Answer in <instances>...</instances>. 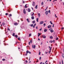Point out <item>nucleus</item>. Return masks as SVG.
<instances>
[{
	"instance_id": "nucleus-1",
	"label": "nucleus",
	"mask_w": 64,
	"mask_h": 64,
	"mask_svg": "<svg viewBox=\"0 0 64 64\" xmlns=\"http://www.w3.org/2000/svg\"><path fill=\"white\" fill-rule=\"evenodd\" d=\"M44 23V21H42L40 22V24H42Z\"/></svg>"
},
{
	"instance_id": "nucleus-2",
	"label": "nucleus",
	"mask_w": 64,
	"mask_h": 64,
	"mask_svg": "<svg viewBox=\"0 0 64 64\" xmlns=\"http://www.w3.org/2000/svg\"><path fill=\"white\" fill-rule=\"evenodd\" d=\"M32 46L33 48H34V49H35V47H36V45H32Z\"/></svg>"
},
{
	"instance_id": "nucleus-3",
	"label": "nucleus",
	"mask_w": 64,
	"mask_h": 64,
	"mask_svg": "<svg viewBox=\"0 0 64 64\" xmlns=\"http://www.w3.org/2000/svg\"><path fill=\"white\" fill-rule=\"evenodd\" d=\"M24 14H25L26 13V11H25V8L24 9Z\"/></svg>"
},
{
	"instance_id": "nucleus-4",
	"label": "nucleus",
	"mask_w": 64,
	"mask_h": 64,
	"mask_svg": "<svg viewBox=\"0 0 64 64\" xmlns=\"http://www.w3.org/2000/svg\"><path fill=\"white\" fill-rule=\"evenodd\" d=\"M45 14H46V15H47L48 14V11H46L45 12Z\"/></svg>"
},
{
	"instance_id": "nucleus-5",
	"label": "nucleus",
	"mask_w": 64,
	"mask_h": 64,
	"mask_svg": "<svg viewBox=\"0 0 64 64\" xmlns=\"http://www.w3.org/2000/svg\"><path fill=\"white\" fill-rule=\"evenodd\" d=\"M42 37H43V38H46V36H45V35H43L42 36Z\"/></svg>"
},
{
	"instance_id": "nucleus-6",
	"label": "nucleus",
	"mask_w": 64,
	"mask_h": 64,
	"mask_svg": "<svg viewBox=\"0 0 64 64\" xmlns=\"http://www.w3.org/2000/svg\"><path fill=\"white\" fill-rule=\"evenodd\" d=\"M38 17H39V18L41 16V15H40V13H39L38 14Z\"/></svg>"
},
{
	"instance_id": "nucleus-7",
	"label": "nucleus",
	"mask_w": 64,
	"mask_h": 64,
	"mask_svg": "<svg viewBox=\"0 0 64 64\" xmlns=\"http://www.w3.org/2000/svg\"><path fill=\"white\" fill-rule=\"evenodd\" d=\"M51 27V25H49L48 26V28H50Z\"/></svg>"
},
{
	"instance_id": "nucleus-8",
	"label": "nucleus",
	"mask_w": 64,
	"mask_h": 64,
	"mask_svg": "<svg viewBox=\"0 0 64 64\" xmlns=\"http://www.w3.org/2000/svg\"><path fill=\"white\" fill-rule=\"evenodd\" d=\"M14 25H17L18 24L17 23H14Z\"/></svg>"
},
{
	"instance_id": "nucleus-9",
	"label": "nucleus",
	"mask_w": 64,
	"mask_h": 64,
	"mask_svg": "<svg viewBox=\"0 0 64 64\" xmlns=\"http://www.w3.org/2000/svg\"><path fill=\"white\" fill-rule=\"evenodd\" d=\"M32 19V20H34V16H32L31 17Z\"/></svg>"
},
{
	"instance_id": "nucleus-10",
	"label": "nucleus",
	"mask_w": 64,
	"mask_h": 64,
	"mask_svg": "<svg viewBox=\"0 0 64 64\" xmlns=\"http://www.w3.org/2000/svg\"><path fill=\"white\" fill-rule=\"evenodd\" d=\"M31 11V10L30 8H28V12H29Z\"/></svg>"
},
{
	"instance_id": "nucleus-11",
	"label": "nucleus",
	"mask_w": 64,
	"mask_h": 64,
	"mask_svg": "<svg viewBox=\"0 0 64 64\" xmlns=\"http://www.w3.org/2000/svg\"><path fill=\"white\" fill-rule=\"evenodd\" d=\"M39 20V18H37L36 19V20L37 22H38V20Z\"/></svg>"
},
{
	"instance_id": "nucleus-12",
	"label": "nucleus",
	"mask_w": 64,
	"mask_h": 64,
	"mask_svg": "<svg viewBox=\"0 0 64 64\" xmlns=\"http://www.w3.org/2000/svg\"><path fill=\"white\" fill-rule=\"evenodd\" d=\"M28 63V61L27 60H26V61L24 62V63H25V64H26V63Z\"/></svg>"
},
{
	"instance_id": "nucleus-13",
	"label": "nucleus",
	"mask_w": 64,
	"mask_h": 64,
	"mask_svg": "<svg viewBox=\"0 0 64 64\" xmlns=\"http://www.w3.org/2000/svg\"><path fill=\"white\" fill-rule=\"evenodd\" d=\"M50 31L52 32H52H54V30H53L52 29L51 30H50Z\"/></svg>"
},
{
	"instance_id": "nucleus-14",
	"label": "nucleus",
	"mask_w": 64,
	"mask_h": 64,
	"mask_svg": "<svg viewBox=\"0 0 64 64\" xmlns=\"http://www.w3.org/2000/svg\"><path fill=\"white\" fill-rule=\"evenodd\" d=\"M36 25V24H34V26H33V28H35V26Z\"/></svg>"
},
{
	"instance_id": "nucleus-15",
	"label": "nucleus",
	"mask_w": 64,
	"mask_h": 64,
	"mask_svg": "<svg viewBox=\"0 0 64 64\" xmlns=\"http://www.w3.org/2000/svg\"><path fill=\"white\" fill-rule=\"evenodd\" d=\"M27 4H26L25 6H24L25 8H27V7H28L27 6Z\"/></svg>"
},
{
	"instance_id": "nucleus-16",
	"label": "nucleus",
	"mask_w": 64,
	"mask_h": 64,
	"mask_svg": "<svg viewBox=\"0 0 64 64\" xmlns=\"http://www.w3.org/2000/svg\"><path fill=\"white\" fill-rule=\"evenodd\" d=\"M32 14L31 15V16H34V12H32Z\"/></svg>"
},
{
	"instance_id": "nucleus-17",
	"label": "nucleus",
	"mask_w": 64,
	"mask_h": 64,
	"mask_svg": "<svg viewBox=\"0 0 64 64\" xmlns=\"http://www.w3.org/2000/svg\"><path fill=\"white\" fill-rule=\"evenodd\" d=\"M62 57L63 58H64V54H62Z\"/></svg>"
},
{
	"instance_id": "nucleus-18",
	"label": "nucleus",
	"mask_w": 64,
	"mask_h": 64,
	"mask_svg": "<svg viewBox=\"0 0 64 64\" xmlns=\"http://www.w3.org/2000/svg\"><path fill=\"white\" fill-rule=\"evenodd\" d=\"M32 5L34 6H35V2H33Z\"/></svg>"
},
{
	"instance_id": "nucleus-19",
	"label": "nucleus",
	"mask_w": 64,
	"mask_h": 64,
	"mask_svg": "<svg viewBox=\"0 0 64 64\" xmlns=\"http://www.w3.org/2000/svg\"><path fill=\"white\" fill-rule=\"evenodd\" d=\"M14 36L15 37H16V38H18V36H17V35H15Z\"/></svg>"
},
{
	"instance_id": "nucleus-20",
	"label": "nucleus",
	"mask_w": 64,
	"mask_h": 64,
	"mask_svg": "<svg viewBox=\"0 0 64 64\" xmlns=\"http://www.w3.org/2000/svg\"><path fill=\"white\" fill-rule=\"evenodd\" d=\"M48 62V60H46V62H45V63H46V64H48V63H46V62Z\"/></svg>"
},
{
	"instance_id": "nucleus-21",
	"label": "nucleus",
	"mask_w": 64,
	"mask_h": 64,
	"mask_svg": "<svg viewBox=\"0 0 64 64\" xmlns=\"http://www.w3.org/2000/svg\"><path fill=\"white\" fill-rule=\"evenodd\" d=\"M26 20H27L28 22H30V21H29V19H27Z\"/></svg>"
},
{
	"instance_id": "nucleus-22",
	"label": "nucleus",
	"mask_w": 64,
	"mask_h": 64,
	"mask_svg": "<svg viewBox=\"0 0 64 64\" xmlns=\"http://www.w3.org/2000/svg\"><path fill=\"white\" fill-rule=\"evenodd\" d=\"M44 32H46L47 31V30L46 29H45L44 30Z\"/></svg>"
},
{
	"instance_id": "nucleus-23",
	"label": "nucleus",
	"mask_w": 64,
	"mask_h": 64,
	"mask_svg": "<svg viewBox=\"0 0 64 64\" xmlns=\"http://www.w3.org/2000/svg\"><path fill=\"white\" fill-rule=\"evenodd\" d=\"M18 40H19V41H20L21 40L20 38L19 37L18 38Z\"/></svg>"
},
{
	"instance_id": "nucleus-24",
	"label": "nucleus",
	"mask_w": 64,
	"mask_h": 64,
	"mask_svg": "<svg viewBox=\"0 0 64 64\" xmlns=\"http://www.w3.org/2000/svg\"><path fill=\"white\" fill-rule=\"evenodd\" d=\"M38 6V5H37L36 6H35V8L36 9H37L38 7H37Z\"/></svg>"
},
{
	"instance_id": "nucleus-25",
	"label": "nucleus",
	"mask_w": 64,
	"mask_h": 64,
	"mask_svg": "<svg viewBox=\"0 0 64 64\" xmlns=\"http://www.w3.org/2000/svg\"><path fill=\"white\" fill-rule=\"evenodd\" d=\"M50 39H53V36H50Z\"/></svg>"
},
{
	"instance_id": "nucleus-26",
	"label": "nucleus",
	"mask_w": 64,
	"mask_h": 64,
	"mask_svg": "<svg viewBox=\"0 0 64 64\" xmlns=\"http://www.w3.org/2000/svg\"><path fill=\"white\" fill-rule=\"evenodd\" d=\"M8 12H10V8H9V9L8 10Z\"/></svg>"
},
{
	"instance_id": "nucleus-27",
	"label": "nucleus",
	"mask_w": 64,
	"mask_h": 64,
	"mask_svg": "<svg viewBox=\"0 0 64 64\" xmlns=\"http://www.w3.org/2000/svg\"><path fill=\"white\" fill-rule=\"evenodd\" d=\"M2 25H3V26H4V25H5V23L4 22H3L2 23Z\"/></svg>"
},
{
	"instance_id": "nucleus-28",
	"label": "nucleus",
	"mask_w": 64,
	"mask_h": 64,
	"mask_svg": "<svg viewBox=\"0 0 64 64\" xmlns=\"http://www.w3.org/2000/svg\"><path fill=\"white\" fill-rule=\"evenodd\" d=\"M9 17H11L12 16V14H10L9 15Z\"/></svg>"
},
{
	"instance_id": "nucleus-29",
	"label": "nucleus",
	"mask_w": 64,
	"mask_h": 64,
	"mask_svg": "<svg viewBox=\"0 0 64 64\" xmlns=\"http://www.w3.org/2000/svg\"><path fill=\"white\" fill-rule=\"evenodd\" d=\"M40 35H41L40 34V33H38V37H39V36H40Z\"/></svg>"
},
{
	"instance_id": "nucleus-30",
	"label": "nucleus",
	"mask_w": 64,
	"mask_h": 64,
	"mask_svg": "<svg viewBox=\"0 0 64 64\" xmlns=\"http://www.w3.org/2000/svg\"><path fill=\"white\" fill-rule=\"evenodd\" d=\"M32 23H33V24H34V23H35V21L34 20L32 21Z\"/></svg>"
},
{
	"instance_id": "nucleus-31",
	"label": "nucleus",
	"mask_w": 64,
	"mask_h": 64,
	"mask_svg": "<svg viewBox=\"0 0 64 64\" xmlns=\"http://www.w3.org/2000/svg\"><path fill=\"white\" fill-rule=\"evenodd\" d=\"M0 28L1 29H3V28L2 26H1Z\"/></svg>"
},
{
	"instance_id": "nucleus-32",
	"label": "nucleus",
	"mask_w": 64,
	"mask_h": 64,
	"mask_svg": "<svg viewBox=\"0 0 64 64\" xmlns=\"http://www.w3.org/2000/svg\"><path fill=\"white\" fill-rule=\"evenodd\" d=\"M31 36V34H29V37H30Z\"/></svg>"
},
{
	"instance_id": "nucleus-33",
	"label": "nucleus",
	"mask_w": 64,
	"mask_h": 64,
	"mask_svg": "<svg viewBox=\"0 0 64 64\" xmlns=\"http://www.w3.org/2000/svg\"><path fill=\"white\" fill-rule=\"evenodd\" d=\"M50 43H52L53 42V41H52V40H50Z\"/></svg>"
},
{
	"instance_id": "nucleus-34",
	"label": "nucleus",
	"mask_w": 64,
	"mask_h": 64,
	"mask_svg": "<svg viewBox=\"0 0 64 64\" xmlns=\"http://www.w3.org/2000/svg\"><path fill=\"white\" fill-rule=\"evenodd\" d=\"M14 35H15V33H13L12 34V36H14Z\"/></svg>"
},
{
	"instance_id": "nucleus-35",
	"label": "nucleus",
	"mask_w": 64,
	"mask_h": 64,
	"mask_svg": "<svg viewBox=\"0 0 64 64\" xmlns=\"http://www.w3.org/2000/svg\"><path fill=\"white\" fill-rule=\"evenodd\" d=\"M50 23L51 24H52V25L53 24V23L51 22V21H50Z\"/></svg>"
},
{
	"instance_id": "nucleus-36",
	"label": "nucleus",
	"mask_w": 64,
	"mask_h": 64,
	"mask_svg": "<svg viewBox=\"0 0 64 64\" xmlns=\"http://www.w3.org/2000/svg\"><path fill=\"white\" fill-rule=\"evenodd\" d=\"M52 47H51L50 48V50H51H51H52Z\"/></svg>"
},
{
	"instance_id": "nucleus-37",
	"label": "nucleus",
	"mask_w": 64,
	"mask_h": 64,
	"mask_svg": "<svg viewBox=\"0 0 64 64\" xmlns=\"http://www.w3.org/2000/svg\"><path fill=\"white\" fill-rule=\"evenodd\" d=\"M46 25V24H44V27H45V26Z\"/></svg>"
},
{
	"instance_id": "nucleus-38",
	"label": "nucleus",
	"mask_w": 64,
	"mask_h": 64,
	"mask_svg": "<svg viewBox=\"0 0 64 64\" xmlns=\"http://www.w3.org/2000/svg\"><path fill=\"white\" fill-rule=\"evenodd\" d=\"M22 3L23 4L25 3V2H24V1H22Z\"/></svg>"
},
{
	"instance_id": "nucleus-39",
	"label": "nucleus",
	"mask_w": 64,
	"mask_h": 64,
	"mask_svg": "<svg viewBox=\"0 0 64 64\" xmlns=\"http://www.w3.org/2000/svg\"><path fill=\"white\" fill-rule=\"evenodd\" d=\"M26 52V53H28L29 52V51L28 50H27Z\"/></svg>"
},
{
	"instance_id": "nucleus-40",
	"label": "nucleus",
	"mask_w": 64,
	"mask_h": 64,
	"mask_svg": "<svg viewBox=\"0 0 64 64\" xmlns=\"http://www.w3.org/2000/svg\"><path fill=\"white\" fill-rule=\"evenodd\" d=\"M41 4L42 5H43V2H42Z\"/></svg>"
},
{
	"instance_id": "nucleus-41",
	"label": "nucleus",
	"mask_w": 64,
	"mask_h": 64,
	"mask_svg": "<svg viewBox=\"0 0 64 64\" xmlns=\"http://www.w3.org/2000/svg\"><path fill=\"white\" fill-rule=\"evenodd\" d=\"M7 30H8L9 31V30H10V29H9V28H8Z\"/></svg>"
},
{
	"instance_id": "nucleus-42",
	"label": "nucleus",
	"mask_w": 64,
	"mask_h": 64,
	"mask_svg": "<svg viewBox=\"0 0 64 64\" xmlns=\"http://www.w3.org/2000/svg\"><path fill=\"white\" fill-rule=\"evenodd\" d=\"M30 26H32V27H33V24H32L31 25H30Z\"/></svg>"
},
{
	"instance_id": "nucleus-43",
	"label": "nucleus",
	"mask_w": 64,
	"mask_h": 64,
	"mask_svg": "<svg viewBox=\"0 0 64 64\" xmlns=\"http://www.w3.org/2000/svg\"><path fill=\"white\" fill-rule=\"evenodd\" d=\"M58 40V38H56V40Z\"/></svg>"
},
{
	"instance_id": "nucleus-44",
	"label": "nucleus",
	"mask_w": 64,
	"mask_h": 64,
	"mask_svg": "<svg viewBox=\"0 0 64 64\" xmlns=\"http://www.w3.org/2000/svg\"><path fill=\"white\" fill-rule=\"evenodd\" d=\"M43 44V42H41V44L40 45H42V44Z\"/></svg>"
},
{
	"instance_id": "nucleus-45",
	"label": "nucleus",
	"mask_w": 64,
	"mask_h": 64,
	"mask_svg": "<svg viewBox=\"0 0 64 64\" xmlns=\"http://www.w3.org/2000/svg\"><path fill=\"white\" fill-rule=\"evenodd\" d=\"M41 30H42V28H41L39 30L40 31H41Z\"/></svg>"
},
{
	"instance_id": "nucleus-46",
	"label": "nucleus",
	"mask_w": 64,
	"mask_h": 64,
	"mask_svg": "<svg viewBox=\"0 0 64 64\" xmlns=\"http://www.w3.org/2000/svg\"><path fill=\"white\" fill-rule=\"evenodd\" d=\"M48 12L50 13V10H48Z\"/></svg>"
},
{
	"instance_id": "nucleus-47",
	"label": "nucleus",
	"mask_w": 64,
	"mask_h": 64,
	"mask_svg": "<svg viewBox=\"0 0 64 64\" xmlns=\"http://www.w3.org/2000/svg\"><path fill=\"white\" fill-rule=\"evenodd\" d=\"M28 54V53H26V56H27V55Z\"/></svg>"
},
{
	"instance_id": "nucleus-48",
	"label": "nucleus",
	"mask_w": 64,
	"mask_h": 64,
	"mask_svg": "<svg viewBox=\"0 0 64 64\" xmlns=\"http://www.w3.org/2000/svg\"><path fill=\"white\" fill-rule=\"evenodd\" d=\"M2 61H5V59H4L2 60Z\"/></svg>"
},
{
	"instance_id": "nucleus-49",
	"label": "nucleus",
	"mask_w": 64,
	"mask_h": 64,
	"mask_svg": "<svg viewBox=\"0 0 64 64\" xmlns=\"http://www.w3.org/2000/svg\"><path fill=\"white\" fill-rule=\"evenodd\" d=\"M41 57H40V60H41Z\"/></svg>"
},
{
	"instance_id": "nucleus-50",
	"label": "nucleus",
	"mask_w": 64,
	"mask_h": 64,
	"mask_svg": "<svg viewBox=\"0 0 64 64\" xmlns=\"http://www.w3.org/2000/svg\"><path fill=\"white\" fill-rule=\"evenodd\" d=\"M28 44H29V45H30V42H29Z\"/></svg>"
},
{
	"instance_id": "nucleus-51",
	"label": "nucleus",
	"mask_w": 64,
	"mask_h": 64,
	"mask_svg": "<svg viewBox=\"0 0 64 64\" xmlns=\"http://www.w3.org/2000/svg\"><path fill=\"white\" fill-rule=\"evenodd\" d=\"M62 64H63V60H62Z\"/></svg>"
},
{
	"instance_id": "nucleus-52",
	"label": "nucleus",
	"mask_w": 64,
	"mask_h": 64,
	"mask_svg": "<svg viewBox=\"0 0 64 64\" xmlns=\"http://www.w3.org/2000/svg\"><path fill=\"white\" fill-rule=\"evenodd\" d=\"M5 14L6 15H8V13H6Z\"/></svg>"
},
{
	"instance_id": "nucleus-53",
	"label": "nucleus",
	"mask_w": 64,
	"mask_h": 64,
	"mask_svg": "<svg viewBox=\"0 0 64 64\" xmlns=\"http://www.w3.org/2000/svg\"><path fill=\"white\" fill-rule=\"evenodd\" d=\"M32 40H30V42H31V43H32Z\"/></svg>"
},
{
	"instance_id": "nucleus-54",
	"label": "nucleus",
	"mask_w": 64,
	"mask_h": 64,
	"mask_svg": "<svg viewBox=\"0 0 64 64\" xmlns=\"http://www.w3.org/2000/svg\"><path fill=\"white\" fill-rule=\"evenodd\" d=\"M64 29V28H62V30H63V29Z\"/></svg>"
},
{
	"instance_id": "nucleus-55",
	"label": "nucleus",
	"mask_w": 64,
	"mask_h": 64,
	"mask_svg": "<svg viewBox=\"0 0 64 64\" xmlns=\"http://www.w3.org/2000/svg\"><path fill=\"white\" fill-rule=\"evenodd\" d=\"M28 53H30V54H31V52H30L28 51Z\"/></svg>"
},
{
	"instance_id": "nucleus-56",
	"label": "nucleus",
	"mask_w": 64,
	"mask_h": 64,
	"mask_svg": "<svg viewBox=\"0 0 64 64\" xmlns=\"http://www.w3.org/2000/svg\"><path fill=\"white\" fill-rule=\"evenodd\" d=\"M42 64V62H41L40 63V64Z\"/></svg>"
},
{
	"instance_id": "nucleus-57",
	"label": "nucleus",
	"mask_w": 64,
	"mask_h": 64,
	"mask_svg": "<svg viewBox=\"0 0 64 64\" xmlns=\"http://www.w3.org/2000/svg\"><path fill=\"white\" fill-rule=\"evenodd\" d=\"M51 50H50L49 52V53H50V52H51Z\"/></svg>"
},
{
	"instance_id": "nucleus-58",
	"label": "nucleus",
	"mask_w": 64,
	"mask_h": 64,
	"mask_svg": "<svg viewBox=\"0 0 64 64\" xmlns=\"http://www.w3.org/2000/svg\"><path fill=\"white\" fill-rule=\"evenodd\" d=\"M36 29H38V26H36Z\"/></svg>"
},
{
	"instance_id": "nucleus-59",
	"label": "nucleus",
	"mask_w": 64,
	"mask_h": 64,
	"mask_svg": "<svg viewBox=\"0 0 64 64\" xmlns=\"http://www.w3.org/2000/svg\"><path fill=\"white\" fill-rule=\"evenodd\" d=\"M40 53H41V52H39V55H40Z\"/></svg>"
},
{
	"instance_id": "nucleus-60",
	"label": "nucleus",
	"mask_w": 64,
	"mask_h": 64,
	"mask_svg": "<svg viewBox=\"0 0 64 64\" xmlns=\"http://www.w3.org/2000/svg\"><path fill=\"white\" fill-rule=\"evenodd\" d=\"M18 35H20V33H19L18 34Z\"/></svg>"
},
{
	"instance_id": "nucleus-61",
	"label": "nucleus",
	"mask_w": 64,
	"mask_h": 64,
	"mask_svg": "<svg viewBox=\"0 0 64 64\" xmlns=\"http://www.w3.org/2000/svg\"><path fill=\"white\" fill-rule=\"evenodd\" d=\"M28 63H31V61L29 62Z\"/></svg>"
},
{
	"instance_id": "nucleus-62",
	"label": "nucleus",
	"mask_w": 64,
	"mask_h": 64,
	"mask_svg": "<svg viewBox=\"0 0 64 64\" xmlns=\"http://www.w3.org/2000/svg\"><path fill=\"white\" fill-rule=\"evenodd\" d=\"M52 29V28H51L50 29H49V30H51V29Z\"/></svg>"
},
{
	"instance_id": "nucleus-63",
	"label": "nucleus",
	"mask_w": 64,
	"mask_h": 64,
	"mask_svg": "<svg viewBox=\"0 0 64 64\" xmlns=\"http://www.w3.org/2000/svg\"><path fill=\"white\" fill-rule=\"evenodd\" d=\"M54 24H53V26H52V27H54Z\"/></svg>"
},
{
	"instance_id": "nucleus-64",
	"label": "nucleus",
	"mask_w": 64,
	"mask_h": 64,
	"mask_svg": "<svg viewBox=\"0 0 64 64\" xmlns=\"http://www.w3.org/2000/svg\"><path fill=\"white\" fill-rule=\"evenodd\" d=\"M38 40L39 41L40 40V39H39V38H38Z\"/></svg>"
}]
</instances>
